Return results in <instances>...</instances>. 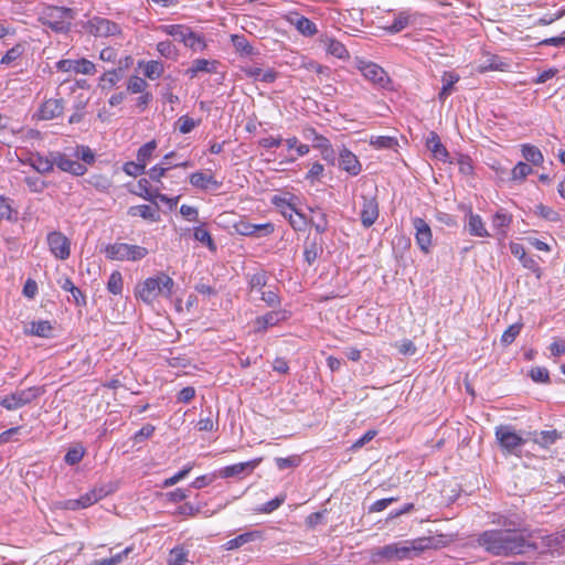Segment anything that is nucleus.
Segmentation results:
<instances>
[{
    "instance_id": "obj_1",
    "label": "nucleus",
    "mask_w": 565,
    "mask_h": 565,
    "mask_svg": "<svg viewBox=\"0 0 565 565\" xmlns=\"http://www.w3.org/2000/svg\"><path fill=\"white\" fill-rule=\"evenodd\" d=\"M503 525V529L482 532L477 539L479 546L493 556L522 554L530 546L524 535L525 530L515 522L504 521Z\"/></svg>"
},
{
    "instance_id": "obj_2",
    "label": "nucleus",
    "mask_w": 565,
    "mask_h": 565,
    "mask_svg": "<svg viewBox=\"0 0 565 565\" xmlns=\"http://www.w3.org/2000/svg\"><path fill=\"white\" fill-rule=\"evenodd\" d=\"M436 539L418 537L379 546L370 550V562L374 565L382 562H395L418 557L427 550L436 548Z\"/></svg>"
},
{
    "instance_id": "obj_3",
    "label": "nucleus",
    "mask_w": 565,
    "mask_h": 565,
    "mask_svg": "<svg viewBox=\"0 0 565 565\" xmlns=\"http://www.w3.org/2000/svg\"><path fill=\"white\" fill-rule=\"evenodd\" d=\"M174 281L164 273L149 277L136 286L135 295L147 305H152L159 297L170 298L173 291Z\"/></svg>"
},
{
    "instance_id": "obj_4",
    "label": "nucleus",
    "mask_w": 565,
    "mask_h": 565,
    "mask_svg": "<svg viewBox=\"0 0 565 565\" xmlns=\"http://www.w3.org/2000/svg\"><path fill=\"white\" fill-rule=\"evenodd\" d=\"M74 19L75 11L63 7H49L40 15L41 23L55 32L70 31Z\"/></svg>"
},
{
    "instance_id": "obj_5",
    "label": "nucleus",
    "mask_w": 565,
    "mask_h": 565,
    "mask_svg": "<svg viewBox=\"0 0 565 565\" xmlns=\"http://www.w3.org/2000/svg\"><path fill=\"white\" fill-rule=\"evenodd\" d=\"M106 257L111 260H140L148 255V249L139 245L115 243L105 247Z\"/></svg>"
},
{
    "instance_id": "obj_6",
    "label": "nucleus",
    "mask_w": 565,
    "mask_h": 565,
    "mask_svg": "<svg viewBox=\"0 0 565 565\" xmlns=\"http://www.w3.org/2000/svg\"><path fill=\"white\" fill-rule=\"evenodd\" d=\"M42 394L40 387H29L26 390L15 391L10 395H7L0 399V405L8 411L18 409L32 401L38 398Z\"/></svg>"
},
{
    "instance_id": "obj_7",
    "label": "nucleus",
    "mask_w": 565,
    "mask_h": 565,
    "mask_svg": "<svg viewBox=\"0 0 565 565\" xmlns=\"http://www.w3.org/2000/svg\"><path fill=\"white\" fill-rule=\"evenodd\" d=\"M83 28L94 36H117L121 34L120 26L105 18L94 17Z\"/></svg>"
},
{
    "instance_id": "obj_8",
    "label": "nucleus",
    "mask_w": 565,
    "mask_h": 565,
    "mask_svg": "<svg viewBox=\"0 0 565 565\" xmlns=\"http://www.w3.org/2000/svg\"><path fill=\"white\" fill-rule=\"evenodd\" d=\"M495 437L500 445L508 450H514L516 447L529 441L527 433H525L524 435L518 434L509 425H501L497 427Z\"/></svg>"
},
{
    "instance_id": "obj_9",
    "label": "nucleus",
    "mask_w": 565,
    "mask_h": 565,
    "mask_svg": "<svg viewBox=\"0 0 565 565\" xmlns=\"http://www.w3.org/2000/svg\"><path fill=\"white\" fill-rule=\"evenodd\" d=\"M359 70L365 79L381 88H386L391 83L387 73L375 63L360 62Z\"/></svg>"
},
{
    "instance_id": "obj_10",
    "label": "nucleus",
    "mask_w": 565,
    "mask_h": 565,
    "mask_svg": "<svg viewBox=\"0 0 565 565\" xmlns=\"http://www.w3.org/2000/svg\"><path fill=\"white\" fill-rule=\"evenodd\" d=\"M47 244L52 254L58 259H66L71 254L70 239L61 232H51L47 234Z\"/></svg>"
},
{
    "instance_id": "obj_11",
    "label": "nucleus",
    "mask_w": 565,
    "mask_h": 565,
    "mask_svg": "<svg viewBox=\"0 0 565 565\" xmlns=\"http://www.w3.org/2000/svg\"><path fill=\"white\" fill-rule=\"evenodd\" d=\"M275 204L280 207V212L287 218L290 225L296 231H301L307 225V220L303 214L299 213L290 203L284 199L274 200Z\"/></svg>"
},
{
    "instance_id": "obj_12",
    "label": "nucleus",
    "mask_w": 565,
    "mask_h": 565,
    "mask_svg": "<svg viewBox=\"0 0 565 565\" xmlns=\"http://www.w3.org/2000/svg\"><path fill=\"white\" fill-rule=\"evenodd\" d=\"M413 226L415 228V239L417 245L425 254L429 253L433 238L430 226L420 217L413 218Z\"/></svg>"
},
{
    "instance_id": "obj_13",
    "label": "nucleus",
    "mask_w": 565,
    "mask_h": 565,
    "mask_svg": "<svg viewBox=\"0 0 565 565\" xmlns=\"http://www.w3.org/2000/svg\"><path fill=\"white\" fill-rule=\"evenodd\" d=\"M56 67L62 72L74 71L75 73H81L85 75H92L96 72L95 64L85 58L78 61L61 60L56 63Z\"/></svg>"
},
{
    "instance_id": "obj_14",
    "label": "nucleus",
    "mask_w": 565,
    "mask_h": 565,
    "mask_svg": "<svg viewBox=\"0 0 565 565\" xmlns=\"http://www.w3.org/2000/svg\"><path fill=\"white\" fill-rule=\"evenodd\" d=\"M361 222L364 227L372 226L379 217V203L375 196H362Z\"/></svg>"
},
{
    "instance_id": "obj_15",
    "label": "nucleus",
    "mask_w": 565,
    "mask_h": 565,
    "mask_svg": "<svg viewBox=\"0 0 565 565\" xmlns=\"http://www.w3.org/2000/svg\"><path fill=\"white\" fill-rule=\"evenodd\" d=\"M54 164L64 172L72 173L73 175H84L87 171L85 164L70 159L66 154L56 152L54 153Z\"/></svg>"
},
{
    "instance_id": "obj_16",
    "label": "nucleus",
    "mask_w": 565,
    "mask_h": 565,
    "mask_svg": "<svg viewBox=\"0 0 565 565\" xmlns=\"http://www.w3.org/2000/svg\"><path fill=\"white\" fill-rule=\"evenodd\" d=\"M561 433L556 429L542 430V431H527L529 441H533L542 448H550L551 445L555 444L561 438Z\"/></svg>"
},
{
    "instance_id": "obj_17",
    "label": "nucleus",
    "mask_w": 565,
    "mask_h": 565,
    "mask_svg": "<svg viewBox=\"0 0 565 565\" xmlns=\"http://www.w3.org/2000/svg\"><path fill=\"white\" fill-rule=\"evenodd\" d=\"M64 105L62 99L51 98L45 100L39 110L40 119L51 120L63 114Z\"/></svg>"
},
{
    "instance_id": "obj_18",
    "label": "nucleus",
    "mask_w": 565,
    "mask_h": 565,
    "mask_svg": "<svg viewBox=\"0 0 565 565\" xmlns=\"http://www.w3.org/2000/svg\"><path fill=\"white\" fill-rule=\"evenodd\" d=\"M339 166L351 175H358L362 170L356 156L345 148L340 151Z\"/></svg>"
},
{
    "instance_id": "obj_19",
    "label": "nucleus",
    "mask_w": 565,
    "mask_h": 565,
    "mask_svg": "<svg viewBox=\"0 0 565 565\" xmlns=\"http://www.w3.org/2000/svg\"><path fill=\"white\" fill-rule=\"evenodd\" d=\"M218 62L215 60L196 58L192 62L191 67L186 70V74L194 78L199 73H216Z\"/></svg>"
},
{
    "instance_id": "obj_20",
    "label": "nucleus",
    "mask_w": 565,
    "mask_h": 565,
    "mask_svg": "<svg viewBox=\"0 0 565 565\" xmlns=\"http://www.w3.org/2000/svg\"><path fill=\"white\" fill-rule=\"evenodd\" d=\"M24 162L30 164L39 173H49L54 167V153H52L51 159L43 157L40 153H31Z\"/></svg>"
},
{
    "instance_id": "obj_21",
    "label": "nucleus",
    "mask_w": 565,
    "mask_h": 565,
    "mask_svg": "<svg viewBox=\"0 0 565 565\" xmlns=\"http://www.w3.org/2000/svg\"><path fill=\"white\" fill-rule=\"evenodd\" d=\"M190 183L201 190L217 189L221 183L212 174L194 172L190 175Z\"/></svg>"
},
{
    "instance_id": "obj_22",
    "label": "nucleus",
    "mask_w": 565,
    "mask_h": 565,
    "mask_svg": "<svg viewBox=\"0 0 565 565\" xmlns=\"http://www.w3.org/2000/svg\"><path fill=\"white\" fill-rule=\"evenodd\" d=\"M320 42L323 45L327 53H329L330 55H333L341 60H345L349 57L348 50L340 41L330 36H324L320 40Z\"/></svg>"
},
{
    "instance_id": "obj_23",
    "label": "nucleus",
    "mask_w": 565,
    "mask_h": 565,
    "mask_svg": "<svg viewBox=\"0 0 565 565\" xmlns=\"http://www.w3.org/2000/svg\"><path fill=\"white\" fill-rule=\"evenodd\" d=\"M258 461H241L238 463L228 466L220 471L222 478L238 477L245 472H252Z\"/></svg>"
},
{
    "instance_id": "obj_24",
    "label": "nucleus",
    "mask_w": 565,
    "mask_h": 565,
    "mask_svg": "<svg viewBox=\"0 0 565 565\" xmlns=\"http://www.w3.org/2000/svg\"><path fill=\"white\" fill-rule=\"evenodd\" d=\"M468 231H469L470 235H472V236H478V237L490 236L481 216L478 214H473L472 212H470L468 215Z\"/></svg>"
},
{
    "instance_id": "obj_25",
    "label": "nucleus",
    "mask_w": 565,
    "mask_h": 565,
    "mask_svg": "<svg viewBox=\"0 0 565 565\" xmlns=\"http://www.w3.org/2000/svg\"><path fill=\"white\" fill-rule=\"evenodd\" d=\"M427 148L433 152L434 157L439 160H446L448 151L441 143L439 136L431 131L427 138Z\"/></svg>"
},
{
    "instance_id": "obj_26",
    "label": "nucleus",
    "mask_w": 565,
    "mask_h": 565,
    "mask_svg": "<svg viewBox=\"0 0 565 565\" xmlns=\"http://www.w3.org/2000/svg\"><path fill=\"white\" fill-rule=\"evenodd\" d=\"M443 88L438 94V98L444 103L452 93L455 84L459 81V75L452 72H445L441 76Z\"/></svg>"
},
{
    "instance_id": "obj_27",
    "label": "nucleus",
    "mask_w": 565,
    "mask_h": 565,
    "mask_svg": "<svg viewBox=\"0 0 565 565\" xmlns=\"http://www.w3.org/2000/svg\"><path fill=\"white\" fill-rule=\"evenodd\" d=\"M139 67L143 68V75L151 81L161 77L164 72L163 63L160 61H140Z\"/></svg>"
},
{
    "instance_id": "obj_28",
    "label": "nucleus",
    "mask_w": 565,
    "mask_h": 565,
    "mask_svg": "<svg viewBox=\"0 0 565 565\" xmlns=\"http://www.w3.org/2000/svg\"><path fill=\"white\" fill-rule=\"evenodd\" d=\"M285 319V315L280 311H270L256 319V331L266 330L268 327L276 326L279 321Z\"/></svg>"
},
{
    "instance_id": "obj_29",
    "label": "nucleus",
    "mask_w": 565,
    "mask_h": 565,
    "mask_svg": "<svg viewBox=\"0 0 565 565\" xmlns=\"http://www.w3.org/2000/svg\"><path fill=\"white\" fill-rule=\"evenodd\" d=\"M148 181L146 179H142L139 181L138 185L141 189V192L139 193L140 196H142L146 200L152 201L153 199H159L161 202L170 203L171 206L177 203V199H169L167 195L159 193V190L151 191L147 188Z\"/></svg>"
},
{
    "instance_id": "obj_30",
    "label": "nucleus",
    "mask_w": 565,
    "mask_h": 565,
    "mask_svg": "<svg viewBox=\"0 0 565 565\" xmlns=\"http://www.w3.org/2000/svg\"><path fill=\"white\" fill-rule=\"evenodd\" d=\"M290 22L296 29L306 36H311L317 33L316 24L303 15H296Z\"/></svg>"
},
{
    "instance_id": "obj_31",
    "label": "nucleus",
    "mask_w": 565,
    "mask_h": 565,
    "mask_svg": "<svg viewBox=\"0 0 565 565\" xmlns=\"http://www.w3.org/2000/svg\"><path fill=\"white\" fill-rule=\"evenodd\" d=\"M97 501L96 491L90 490L89 492L82 495L78 500H68L65 503V508L70 510L83 509L93 505Z\"/></svg>"
},
{
    "instance_id": "obj_32",
    "label": "nucleus",
    "mask_w": 565,
    "mask_h": 565,
    "mask_svg": "<svg viewBox=\"0 0 565 565\" xmlns=\"http://www.w3.org/2000/svg\"><path fill=\"white\" fill-rule=\"evenodd\" d=\"M257 537H259V534L258 532H247V533H243L230 541H227L225 544H224V548L226 551H233V550H236V548H239L242 547L243 545L249 543V542H253L254 540H256Z\"/></svg>"
},
{
    "instance_id": "obj_33",
    "label": "nucleus",
    "mask_w": 565,
    "mask_h": 565,
    "mask_svg": "<svg viewBox=\"0 0 565 565\" xmlns=\"http://www.w3.org/2000/svg\"><path fill=\"white\" fill-rule=\"evenodd\" d=\"M321 253H322L321 244L318 243L316 238H313L311 241L308 238L306 242V245H305V250H303V256H305L306 262L309 265H312Z\"/></svg>"
},
{
    "instance_id": "obj_34",
    "label": "nucleus",
    "mask_w": 565,
    "mask_h": 565,
    "mask_svg": "<svg viewBox=\"0 0 565 565\" xmlns=\"http://www.w3.org/2000/svg\"><path fill=\"white\" fill-rule=\"evenodd\" d=\"M522 156L527 161L534 166H540L544 161V157L541 150L532 145H523L522 146Z\"/></svg>"
},
{
    "instance_id": "obj_35",
    "label": "nucleus",
    "mask_w": 565,
    "mask_h": 565,
    "mask_svg": "<svg viewBox=\"0 0 565 565\" xmlns=\"http://www.w3.org/2000/svg\"><path fill=\"white\" fill-rule=\"evenodd\" d=\"M512 222V215L503 210H499L492 218V226L499 231V235L505 236L504 228Z\"/></svg>"
},
{
    "instance_id": "obj_36",
    "label": "nucleus",
    "mask_w": 565,
    "mask_h": 565,
    "mask_svg": "<svg viewBox=\"0 0 565 565\" xmlns=\"http://www.w3.org/2000/svg\"><path fill=\"white\" fill-rule=\"evenodd\" d=\"M183 44L194 52H200V51H203L206 49V42H205L204 38L200 34L193 32L191 29L186 33Z\"/></svg>"
},
{
    "instance_id": "obj_37",
    "label": "nucleus",
    "mask_w": 565,
    "mask_h": 565,
    "mask_svg": "<svg viewBox=\"0 0 565 565\" xmlns=\"http://www.w3.org/2000/svg\"><path fill=\"white\" fill-rule=\"evenodd\" d=\"M122 75L117 70L105 72L99 79V87L103 90L111 89L120 79Z\"/></svg>"
},
{
    "instance_id": "obj_38",
    "label": "nucleus",
    "mask_w": 565,
    "mask_h": 565,
    "mask_svg": "<svg viewBox=\"0 0 565 565\" xmlns=\"http://www.w3.org/2000/svg\"><path fill=\"white\" fill-rule=\"evenodd\" d=\"M132 546L126 547L122 552L109 558L95 559L89 565H119L132 552Z\"/></svg>"
},
{
    "instance_id": "obj_39",
    "label": "nucleus",
    "mask_w": 565,
    "mask_h": 565,
    "mask_svg": "<svg viewBox=\"0 0 565 565\" xmlns=\"http://www.w3.org/2000/svg\"><path fill=\"white\" fill-rule=\"evenodd\" d=\"M231 41L237 52L245 55H253L255 53L254 47L249 44L244 35L233 34L231 36Z\"/></svg>"
},
{
    "instance_id": "obj_40",
    "label": "nucleus",
    "mask_w": 565,
    "mask_h": 565,
    "mask_svg": "<svg viewBox=\"0 0 565 565\" xmlns=\"http://www.w3.org/2000/svg\"><path fill=\"white\" fill-rule=\"evenodd\" d=\"M161 30L168 35L173 36L175 40L180 42H184L186 33L190 31L189 26L181 24H172V25H162Z\"/></svg>"
},
{
    "instance_id": "obj_41",
    "label": "nucleus",
    "mask_w": 565,
    "mask_h": 565,
    "mask_svg": "<svg viewBox=\"0 0 565 565\" xmlns=\"http://www.w3.org/2000/svg\"><path fill=\"white\" fill-rule=\"evenodd\" d=\"M156 149L157 141L150 140L149 142L145 143L139 148L137 152V160L146 167Z\"/></svg>"
},
{
    "instance_id": "obj_42",
    "label": "nucleus",
    "mask_w": 565,
    "mask_h": 565,
    "mask_svg": "<svg viewBox=\"0 0 565 565\" xmlns=\"http://www.w3.org/2000/svg\"><path fill=\"white\" fill-rule=\"evenodd\" d=\"M156 213V209L146 204L131 206L128 211L130 216H140L145 220H154Z\"/></svg>"
},
{
    "instance_id": "obj_43",
    "label": "nucleus",
    "mask_w": 565,
    "mask_h": 565,
    "mask_svg": "<svg viewBox=\"0 0 565 565\" xmlns=\"http://www.w3.org/2000/svg\"><path fill=\"white\" fill-rule=\"evenodd\" d=\"M157 51L161 56L175 61L179 56L175 45L171 41H161L157 44Z\"/></svg>"
},
{
    "instance_id": "obj_44",
    "label": "nucleus",
    "mask_w": 565,
    "mask_h": 565,
    "mask_svg": "<svg viewBox=\"0 0 565 565\" xmlns=\"http://www.w3.org/2000/svg\"><path fill=\"white\" fill-rule=\"evenodd\" d=\"M522 327H523V324L521 322L511 324L503 332V334L501 337V343L505 347L510 345L515 340V338L520 334Z\"/></svg>"
},
{
    "instance_id": "obj_45",
    "label": "nucleus",
    "mask_w": 565,
    "mask_h": 565,
    "mask_svg": "<svg viewBox=\"0 0 565 565\" xmlns=\"http://www.w3.org/2000/svg\"><path fill=\"white\" fill-rule=\"evenodd\" d=\"M188 559V551L183 547H174L170 551L168 564L169 565H182Z\"/></svg>"
},
{
    "instance_id": "obj_46",
    "label": "nucleus",
    "mask_w": 565,
    "mask_h": 565,
    "mask_svg": "<svg viewBox=\"0 0 565 565\" xmlns=\"http://www.w3.org/2000/svg\"><path fill=\"white\" fill-rule=\"evenodd\" d=\"M148 87V83L137 75L130 76L127 83V90L131 94L143 93Z\"/></svg>"
},
{
    "instance_id": "obj_47",
    "label": "nucleus",
    "mask_w": 565,
    "mask_h": 565,
    "mask_svg": "<svg viewBox=\"0 0 565 565\" xmlns=\"http://www.w3.org/2000/svg\"><path fill=\"white\" fill-rule=\"evenodd\" d=\"M107 289L114 295H119L122 291V277L119 271H114L107 282Z\"/></svg>"
},
{
    "instance_id": "obj_48",
    "label": "nucleus",
    "mask_w": 565,
    "mask_h": 565,
    "mask_svg": "<svg viewBox=\"0 0 565 565\" xmlns=\"http://www.w3.org/2000/svg\"><path fill=\"white\" fill-rule=\"evenodd\" d=\"M193 235L198 242L206 244L210 249H215L214 242H213L209 231L206 228H204L203 226L195 227Z\"/></svg>"
},
{
    "instance_id": "obj_49",
    "label": "nucleus",
    "mask_w": 565,
    "mask_h": 565,
    "mask_svg": "<svg viewBox=\"0 0 565 565\" xmlns=\"http://www.w3.org/2000/svg\"><path fill=\"white\" fill-rule=\"evenodd\" d=\"M535 213L540 215L541 217L551 221V222H558L561 221L559 214L554 211L553 209L545 206L543 204H539L535 206Z\"/></svg>"
},
{
    "instance_id": "obj_50",
    "label": "nucleus",
    "mask_w": 565,
    "mask_h": 565,
    "mask_svg": "<svg viewBox=\"0 0 565 565\" xmlns=\"http://www.w3.org/2000/svg\"><path fill=\"white\" fill-rule=\"evenodd\" d=\"M24 47L22 44H17L10 50L1 58V64L9 65L12 62L17 61L23 54Z\"/></svg>"
},
{
    "instance_id": "obj_51",
    "label": "nucleus",
    "mask_w": 565,
    "mask_h": 565,
    "mask_svg": "<svg viewBox=\"0 0 565 565\" xmlns=\"http://www.w3.org/2000/svg\"><path fill=\"white\" fill-rule=\"evenodd\" d=\"M198 124L199 121L186 115L181 116L177 121L178 129L181 134L191 132L198 126Z\"/></svg>"
},
{
    "instance_id": "obj_52",
    "label": "nucleus",
    "mask_w": 565,
    "mask_h": 565,
    "mask_svg": "<svg viewBox=\"0 0 565 565\" xmlns=\"http://www.w3.org/2000/svg\"><path fill=\"white\" fill-rule=\"evenodd\" d=\"M532 168L525 162H519L512 169V180H524L529 174L532 173Z\"/></svg>"
},
{
    "instance_id": "obj_53",
    "label": "nucleus",
    "mask_w": 565,
    "mask_h": 565,
    "mask_svg": "<svg viewBox=\"0 0 565 565\" xmlns=\"http://www.w3.org/2000/svg\"><path fill=\"white\" fill-rule=\"evenodd\" d=\"M52 326L49 321L33 322L31 326V332L38 337L47 338L51 334Z\"/></svg>"
},
{
    "instance_id": "obj_54",
    "label": "nucleus",
    "mask_w": 565,
    "mask_h": 565,
    "mask_svg": "<svg viewBox=\"0 0 565 565\" xmlns=\"http://www.w3.org/2000/svg\"><path fill=\"white\" fill-rule=\"evenodd\" d=\"M371 145L379 149H392L397 146V140L394 137L379 136L371 140Z\"/></svg>"
},
{
    "instance_id": "obj_55",
    "label": "nucleus",
    "mask_w": 565,
    "mask_h": 565,
    "mask_svg": "<svg viewBox=\"0 0 565 565\" xmlns=\"http://www.w3.org/2000/svg\"><path fill=\"white\" fill-rule=\"evenodd\" d=\"M286 500V494H280L276 497L275 499L266 502L264 505H262L257 511L262 513H271L273 511L277 510Z\"/></svg>"
},
{
    "instance_id": "obj_56",
    "label": "nucleus",
    "mask_w": 565,
    "mask_h": 565,
    "mask_svg": "<svg viewBox=\"0 0 565 565\" xmlns=\"http://www.w3.org/2000/svg\"><path fill=\"white\" fill-rule=\"evenodd\" d=\"M145 169L146 167L141 164L138 160L136 162H126L122 168L126 174L135 178L142 174L145 172Z\"/></svg>"
},
{
    "instance_id": "obj_57",
    "label": "nucleus",
    "mask_w": 565,
    "mask_h": 565,
    "mask_svg": "<svg viewBox=\"0 0 565 565\" xmlns=\"http://www.w3.org/2000/svg\"><path fill=\"white\" fill-rule=\"evenodd\" d=\"M75 156L88 164H92L95 161V154L87 146H78L76 148Z\"/></svg>"
},
{
    "instance_id": "obj_58",
    "label": "nucleus",
    "mask_w": 565,
    "mask_h": 565,
    "mask_svg": "<svg viewBox=\"0 0 565 565\" xmlns=\"http://www.w3.org/2000/svg\"><path fill=\"white\" fill-rule=\"evenodd\" d=\"M306 136L313 137V148H317L319 150L327 148L328 146L331 145L330 141L326 137L318 135L315 129H308Z\"/></svg>"
},
{
    "instance_id": "obj_59",
    "label": "nucleus",
    "mask_w": 565,
    "mask_h": 565,
    "mask_svg": "<svg viewBox=\"0 0 565 565\" xmlns=\"http://www.w3.org/2000/svg\"><path fill=\"white\" fill-rule=\"evenodd\" d=\"M84 456H85L84 446L79 443H76L68 448L64 459H83Z\"/></svg>"
},
{
    "instance_id": "obj_60",
    "label": "nucleus",
    "mask_w": 565,
    "mask_h": 565,
    "mask_svg": "<svg viewBox=\"0 0 565 565\" xmlns=\"http://www.w3.org/2000/svg\"><path fill=\"white\" fill-rule=\"evenodd\" d=\"M530 376L534 382L546 383L548 381V371L545 367H533L530 371Z\"/></svg>"
},
{
    "instance_id": "obj_61",
    "label": "nucleus",
    "mask_w": 565,
    "mask_h": 565,
    "mask_svg": "<svg viewBox=\"0 0 565 565\" xmlns=\"http://www.w3.org/2000/svg\"><path fill=\"white\" fill-rule=\"evenodd\" d=\"M408 22H409V15L402 12L394 20L393 24L390 26V30L393 32H399L408 25Z\"/></svg>"
},
{
    "instance_id": "obj_62",
    "label": "nucleus",
    "mask_w": 565,
    "mask_h": 565,
    "mask_svg": "<svg viewBox=\"0 0 565 565\" xmlns=\"http://www.w3.org/2000/svg\"><path fill=\"white\" fill-rule=\"evenodd\" d=\"M171 168L172 166L164 167L162 164H157L149 170V177L151 180L159 182L166 172Z\"/></svg>"
},
{
    "instance_id": "obj_63",
    "label": "nucleus",
    "mask_w": 565,
    "mask_h": 565,
    "mask_svg": "<svg viewBox=\"0 0 565 565\" xmlns=\"http://www.w3.org/2000/svg\"><path fill=\"white\" fill-rule=\"evenodd\" d=\"M24 182L26 183V185L29 186V189L34 192V193H40L44 190V182L39 179V178H33V177H26L24 179Z\"/></svg>"
},
{
    "instance_id": "obj_64",
    "label": "nucleus",
    "mask_w": 565,
    "mask_h": 565,
    "mask_svg": "<svg viewBox=\"0 0 565 565\" xmlns=\"http://www.w3.org/2000/svg\"><path fill=\"white\" fill-rule=\"evenodd\" d=\"M458 166L459 171L465 175H469L473 171L471 159L467 156H460L458 158Z\"/></svg>"
}]
</instances>
